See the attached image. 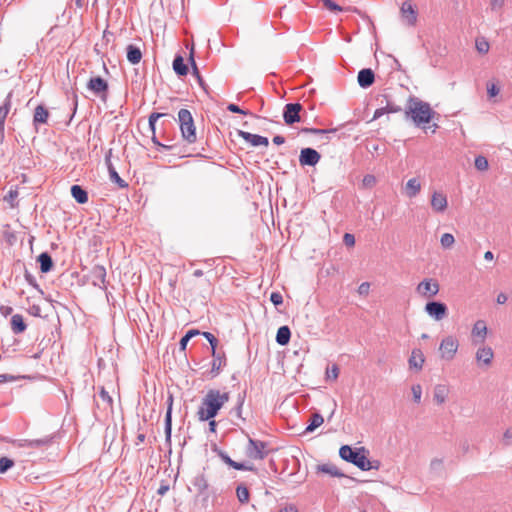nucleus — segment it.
Here are the masks:
<instances>
[{"mask_svg": "<svg viewBox=\"0 0 512 512\" xmlns=\"http://www.w3.org/2000/svg\"><path fill=\"white\" fill-rule=\"evenodd\" d=\"M229 399L230 395L228 392H221L217 389L208 390L202 398L201 405L197 411L198 419L200 421L213 419Z\"/></svg>", "mask_w": 512, "mask_h": 512, "instance_id": "1", "label": "nucleus"}, {"mask_svg": "<svg viewBox=\"0 0 512 512\" xmlns=\"http://www.w3.org/2000/svg\"><path fill=\"white\" fill-rule=\"evenodd\" d=\"M435 112L432 110L429 103L424 102L416 97L408 98V105L405 109L406 117L412 119L414 124L418 127L429 123Z\"/></svg>", "mask_w": 512, "mask_h": 512, "instance_id": "2", "label": "nucleus"}, {"mask_svg": "<svg viewBox=\"0 0 512 512\" xmlns=\"http://www.w3.org/2000/svg\"><path fill=\"white\" fill-rule=\"evenodd\" d=\"M365 452L364 448L353 450L350 446L343 445L339 450V455L343 460L354 464L362 471H369L373 469L374 466L367 458Z\"/></svg>", "mask_w": 512, "mask_h": 512, "instance_id": "3", "label": "nucleus"}, {"mask_svg": "<svg viewBox=\"0 0 512 512\" xmlns=\"http://www.w3.org/2000/svg\"><path fill=\"white\" fill-rule=\"evenodd\" d=\"M178 122L181 135L188 144L197 141L196 127L191 112L188 109H180L178 112Z\"/></svg>", "mask_w": 512, "mask_h": 512, "instance_id": "4", "label": "nucleus"}, {"mask_svg": "<svg viewBox=\"0 0 512 512\" xmlns=\"http://www.w3.org/2000/svg\"><path fill=\"white\" fill-rule=\"evenodd\" d=\"M459 347V342L455 336L449 335L442 339L439 350L441 358L446 361L454 359Z\"/></svg>", "mask_w": 512, "mask_h": 512, "instance_id": "5", "label": "nucleus"}, {"mask_svg": "<svg viewBox=\"0 0 512 512\" xmlns=\"http://www.w3.org/2000/svg\"><path fill=\"white\" fill-rule=\"evenodd\" d=\"M440 285L436 279L425 278L416 287V292L423 298H432L439 293Z\"/></svg>", "mask_w": 512, "mask_h": 512, "instance_id": "6", "label": "nucleus"}, {"mask_svg": "<svg viewBox=\"0 0 512 512\" xmlns=\"http://www.w3.org/2000/svg\"><path fill=\"white\" fill-rule=\"evenodd\" d=\"M266 447L265 442L249 438L246 448L247 456L255 460H262L267 456Z\"/></svg>", "mask_w": 512, "mask_h": 512, "instance_id": "7", "label": "nucleus"}, {"mask_svg": "<svg viewBox=\"0 0 512 512\" xmlns=\"http://www.w3.org/2000/svg\"><path fill=\"white\" fill-rule=\"evenodd\" d=\"M400 16L402 22L410 27L417 23L418 13L415 6L410 1H405L400 7Z\"/></svg>", "mask_w": 512, "mask_h": 512, "instance_id": "8", "label": "nucleus"}, {"mask_svg": "<svg viewBox=\"0 0 512 512\" xmlns=\"http://www.w3.org/2000/svg\"><path fill=\"white\" fill-rule=\"evenodd\" d=\"M424 310L435 321H441L448 313L446 304L438 301H430L426 303Z\"/></svg>", "mask_w": 512, "mask_h": 512, "instance_id": "9", "label": "nucleus"}, {"mask_svg": "<svg viewBox=\"0 0 512 512\" xmlns=\"http://www.w3.org/2000/svg\"><path fill=\"white\" fill-rule=\"evenodd\" d=\"M303 107L300 103H288L283 109V119L287 125L300 121V112Z\"/></svg>", "mask_w": 512, "mask_h": 512, "instance_id": "10", "label": "nucleus"}, {"mask_svg": "<svg viewBox=\"0 0 512 512\" xmlns=\"http://www.w3.org/2000/svg\"><path fill=\"white\" fill-rule=\"evenodd\" d=\"M320 158V154L315 149L303 148L300 152L299 162L302 166H315Z\"/></svg>", "mask_w": 512, "mask_h": 512, "instance_id": "11", "label": "nucleus"}, {"mask_svg": "<svg viewBox=\"0 0 512 512\" xmlns=\"http://www.w3.org/2000/svg\"><path fill=\"white\" fill-rule=\"evenodd\" d=\"M431 207L436 213H443L448 207L446 195L440 191H434L431 195Z\"/></svg>", "mask_w": 512, "mask_h": 512, "instance_id": "12", "label": "nucleus"}, {"mask_svg": "<svg viewBox=\"0 0 512 512\" xmlns=\"http://www.w3.org/2000/svg\"><path fill=\"white\" fill-rule=\"evenodd\" d=\"M11 98L12 93L10 92L0 106V142L4 140L5 120L11 109Z\"/></svg>", "mask_w": 512, "mask_h": 512, "instance_id": "13", "label": "nucleus"}, {"mask_svg": "<svg viewBox=\"0 0 512 512\" xmlns=\"http://www.w3.org/2000/svg\"><path fill=\"white\" fill-rule=\"evenodd\" d=\"M87 88L96 95L106 94L108 83L100 76L90 78Z\"/></svg>", "mask_w": 512, "mask_h": 512, "instance_id": "14", "label": "nucleus"}, {"mask_svg": "<svg viewBox=\"0 0 512 512\" xmlns=\"http://www.w3.org/2000/svg\"><path fill=\"white\" fill-rule=\"evenodd\" d=\"M238 135L243 140H245L246 142L250 143L252 146H255V147L262 146V145L268 146V144H269L268 138L261 136V135L252 134L250 132H246V131H242V130L238 131Z\"/></svg>", "mask_w": 512, "mask_h": 512, "instance_id": "15", "label": "nucleus"}, {"mask_svg": "<svg viewBox=\"0 0 512 512\" xmlns=\"http://www.w3.org/2000/svg\"><path fill=\"white\" fill-rule=\"evenodd\" d=\"M52 439L53 438L51 436H46V437L40 438V439H22L19 441L18 446L22 447V448L39 449L42 447L49 446L52 442Z\"/></svg>", "mask_w": 512, "mask_h": 512, "instance_id": "16", "label": "nucleus"}, {"mask_svg": "<svg viewBox=\"0 0 512 512\" xmlns=\"http://www.w3.org/2000/svg\"><path fill=\"white\" fill-rule=\"evenodd\" d=\"M105 278H106V269L104 268V266L95 265L91 269V279H92V284L94 286H98L100 288L104 287Z\"/></svg>", "mask_w": 512, "mask_h": 512, "instance_id": "17", "label": "nucleus"}, {"mask_svg": "<svg viewBox=\"0 0 512 512\" xmlns=\"http://www.w3.org/2000/svg\"><path fill=\"white\" fill-rule=\"evenodd\" d=\"M357 81L359 86L362 88L370 87L375 81L374 72L370 68L360 70L357 76Z\"/></svg>", "mask_w": 512, "mask_h": 512, "instance_id": "18", "label": "nucleus"}, {"mask_svg": "<svg viewBox=\"0 0 512 512\" xmlns=\"http://www.w3.org/2000/svg\"><path fill=\"white\" fill-rule=\"evenodd\" d=\"M472 337L474 343H477V338H479V342H484L487 336V326L483 320H478L475 322L472 328Z\"/></svg>", "mask_w": 512, "mask_h": 512, "instance_id": "19", "label": "nucleus"}, {"mask_svg": "<svg viewBox=\"0 0 512 512\" xmlns=\"http://www.w3.org/2000/svg\"><path fill=\"white\" fill-rule=\"evenodd\" d=\"M422 185L418 178L414 177L406 182L404 187L405 194L408 198L416 197L421 191Z\"/></svg>", "mask_w": 512, "mask_h": 512, "instance_id": "20", "label": "nucleus"}, {"mask_svg": "<svg viewBox=\"0 0 512 512\" xmlns=\"http://www.w3.org/2000/svg\"><path fill=\"white\" fill-rule=\"evenodd\" d=\"M106 164L111 182L115 183L119 188L128 187V183L119 176L108 156L106 157Z\"/></svg>", "mask_w": 512, "mask_h": 512, "instance_id": "21", "label": "nucleus"}, {"mask_svg": "<svg viewBox=\"0 0 512 512\" xmlns=\"http://www.w3.org/2000/svg\"><path fill=\"white\" fill-rule=\"evenodd\" d=\"M401 110L402 108L399 105H396L394 102L386 99V105L375 110L373 119H378L388 113H398Z\"/></svg>", "mask_w": 512, "mask_h": 512, "instance_id": "22", "label": "nucleus"}, {"mask_svg": "<svg viewBox=\"0 0 512 512\" xmlns=\"http://www.w3.org/2000/svg\"><path fill=\"white\" fill-rule=\"evenodd\" d=\"M218 456L220 457V459L225 463L227 464L228 466L236 469V470H241V471H253L254 470V467L253 466H247L245 465L244 463H240V462H236L234 460H232L225 452L223 451H219L218 453Z\"/></svg>", "mask_w": 512, "mask_h": 512, "instance_id": "23", "label": "nucleus"}, {"mask_svg": "<svg viewBox=\"0 0 512 512\" xmlns=\"http://www.w3.org/2000/svg\"><path fill=\"white\" fill-rule=\"evenodd\" d=\"M212 357L211 374L216 376L220 373L222 367L226 365V357L223 352H216L215 354H212Z\"/></svg>", "mask_w": 512, "mask_h": 512, "instance_id": "24", "label": "nucleus"}, {"mask_svg": "<svg viewBox=\"0 0 512 512\" xmlns=\"http://www.w3.org/2000/svg\"><path fill=\"white\" fill-rule=\"evenodd\" d=\"M167 411L165 415V435L166 439L169 440L171 437V431H172V405H173V396L169 395L167 399Z\"/></svg>", "mask_w": 512, "mask_h": 512, "instance_id": "25", "label": "nucleus"}, {"mask_svg": "<svg viewBox=\"0 0 512 512\" xmlns=\"http://www.w3.org/2000/svg\"><path fill=\"white\" fill-rule=\"evenodd\" d=\"M317 472L328 474L332 477H344L345 475L337 468L336 465L331 463L317 465Z\"/></svg>", "mask_w": 512, "mask_h": 512, "instance_id": "26", "label": "nucleus"}, {"mask_svg": "<svg viewBox=\"0 0 512 512\" xmlns=\"http://www.w3.org/2000/svg\"><path fill=\"white\" fill-rule=\"evenodd\" d=\"M494 353L490 347L479 348L476 352V359L478 362H483L485 365H490L493 359Z\"/></svg>", "mask_w": 512, "mask_h": 512, "instance_id": "27", "label": "nucleus"}, {"mask_svg": "<svg viewBox=\"0 0 512 512\" xmlns=\"http://www.w3.org/2000/svg\"><path fill=\"white\" fill-rule=\"evenodd\" d=\"M424 361V356L421 350L414 349L411 353L408 363L410 368H416L417 370H420L423 367Z\"/></svg>", "mask_w": 512, "mask_h": 512, "instance_id": "28", "label": "nucleus"}, {"mask_svg": "<svg viewBox=\"0 0 512 512\" xmlns=\"http://www.w3.org/2000/svg\"><path fill=\"white\" fill-rule=\"evenodd\" d=\"M126 51H127V60L135 65V64H138L141 59H142V52L140 50L139 47L133 45V44H130L127 46L126 48Z\"/></svg>", "mask_w": 512, "mask_h": 512, "instance_id": "29", "label": "nucleus"}, {"mask_svg": "<svg viewBox=\"0 0 512 512\" xmlns=\"http://www.w3.org/2000/svg\"><path fill=\"white\" fill-rule=\"evenodd\" d=\"M192 485L199 494H203L209 487L208 480L204 473L197 474L192 480Z\"/></svg>", "mask_w": 512, "mask_h": 512, "instance_id": "30", "label": "nucleus"}, {"mask_svg": "<svg viewBox=\"0 0 512 512\" xmlns=\"http://www.w3.org/2000/svg\"><path fill=\"white\" fill-rule=\"evenodd\" d=\"M48 117V110L43 105H38L34 111L33 123L34 125L44 124L47 122Z\"/></svg>", "mask_w": 512, "mask_h": 512, "instance_id": "31", "label": "nucleus"}, {"mask_svg": "<svg viewBox=\"0 0 512 512\" xmlns=\"http://www.w3.org/2000/svg\"><path fill=\"white\" fill-rule=\"evenodd\" d=\"M448 396V388L445 385L439 384L434 387L433 399L441 405L443 404Z\"/></svg>", "mask_w": 512, "mask_h": 512, "instance_id": "32", "label": "nucleus"}, {"mask_svg": "<svg viewBox=\"0 0 512 512\" xmlns=\"http://www.w3.org/2000/svg\"><path fill=\"white\" fill-rule=\"evenodd\" d=\"M26 324L24 322L23 316L20 314H15L11 318V328L15 334L23 333L26 330Z\"/></svg>", "mask_w": 512, "mask_h": 512, "instance_id": "33", "label": "nucleus"}, {"mask_svg": "<svg viewBox=\"0 0 512 512\" xmlns=\"http://www.w3.org/2000/svg\"><path fill=\"white\" fill-rule=\"evenodd\" d=\"M71 195L79 204H85L88 201V194L80 185L71 187Z\"/></svg>", "mask_w": 512, "mask_h": 512, "instance_id": "34", "label": "nucleus"}, {"mask_svg": "<svg viewBox=\"0 0 512 512\" xmlns=\"http://www.w3.org/2000/svg\"><path fill=\"white\" fill-rule=\"evenodd\" d=\"M40 270L42 273H48L53 267V260L47 252H43L38 256Z\"/></svg>", "mask_w": 512, "mask_h": 512, "instance_id": "35", "label": "nucleus"}, {"mask_svg": "<svg viewBox=\"0 0 512 512\" xmlns=\"http://www.w3.org/2000/svg\"><path fill=\"white\" fill-rule=\"evenodd\" d=\"M291 331L288 326H281L276 334V342L279 345H287L290 341Z\"/></svg>", "mask_w": 512, "mask_h": 512, "instance_id": "36", "label": "nucleus"}, {"mask_svg": "<svg viewBox=\"0 0 512 512\" xmlns=\"http://www.w3.org/2000/svg\"><path fill=\"white\" fill-rule=\"evenodd\" d=\"M173 69L179 76H185L188 73V66L184 63L182 56L177 55L173 60Z\"/></svg>", "mask_w": 512, "mask_h": 512, "instance_id": "37", "label": "nucleus"}, {"mask_svg": "<svg viewBox=\"0 0 512 512\" xmlns=\"http://www.w3.org/2000/svg\"><path fill=\"white\" fill-rule=\"evenodd\" d=\"M324 422V418L319 413H313L310 417V422L305 429V433L313 432L316 428L320 427Z\"/></svg>", "mask_w": 512, "mask_h": 512, "instance_id": "38", "label": "nucleus"}, {"mask_svg": "<svg viewBox=\"0 0 512 512\" xmlns=\"http://www.w3.org/2000/svg\"><path fill=\"white\" fill-rule=\"evenodd\" d=\"M236 496L240 503H248L250 497L248 488L243 484L238 485L236 488Z\"/></svg>", "mask_w": 512, "mask_h": 512, "instance_id": "39", "label": "nucleus"}, {"mask_svg": "<svg viewBox=\"0 0 512 512\" xmlns=\"http://www.w3.org/2000/svg\"><path fill=\"white\" fill-rule=\"evenodd\" d=\"M17 197H18L17 189H10L9 192L4 197V201L7 202L11 208H16L18 206Z\"/></svg>", "mask_w": 512, "mask_h": 512, "instance_id": "40", "label": "nucleus"}, {"mask_svg": "<svg viewBox=\"0 0 512 512\" xmlns=\"http://www.w3.org/2000/svg\"><path fill=\"white\" fill-rule=\"evenodd\" d=\"M476 49L481 54H486L489 51V42L484 37H479L475 41Z\"/></svg>", "mask_w": 512, "mask_h": 512, "instance_id": "41", "label": "nucleus"}, {"mask_svg": "<svg viewBox=\"0 0 512 512\" xmlns=\"http://www.w3.org/2000/svg\"><path fill=\"white\" fill-rule=\"evenodd\" d=\"M455 242V238L452 234L450 233H444L442 236H441V239H440V243L442 245V247L444 249H449L453 246Z\"/></svg>", "mask_w": 512, "mask_h": 512, "instance_id": "42", "label": "nucleus"}, {"mask_svg": "<svg viewBox=\"0 0 512 512\" xmlns=\"http://www.w3.org/2000/svg\"><path fill=\"white\" fill-rule=\"evenodd\" d=\"M474 164L475 168L479 171H486L489 167L488 160L482 155L475 158Z\"/></svg>", "mask_w": 512, "mask_h": 512, "instance_id": "43", "label": "nucleus"}, {"mask_svg": "<svg viewBox=\"0 0 512 512\" xmlns=\"http://www.w3.org/2000/svg\"><path fill=\"white\" fill-rule=\"evenodd\" d=\"M336 129H318V128H303L301 132L306 134H315V135H321V134H327V133H333Z\"/></svg>", "mask_w": 512, "mask_h": 512, "instance_id": "44", "label": "nucleus"}, {"mask_svg": "<svg viewBox=\"0 0 512 512\" xmlns=\"http://www.w3.org/2000/svg\"><path fill=\"white\" fill-rule=\"evenodd\" d=\"M14 466V461L7 457L0 458V473H5Z\"/></svg>", "mask_w": 512, "mask_h": 512, "instance_id": "45", "label": "nucleus"}, {"mask_svg": "<svg viewBox=\"0 0 512 512\" xmlns=\"http://www.w3.org/2000/svg\"><path fill=\"white\" fill-rule=\"evenodd\" d=\"M166 115L167 114H165V113H158V112H154V113L150 114L148 121H149V127L152 130L153 134L155 133V124H156L157 120Z\"/></svg>", "mask_w": 512, "mask_h": 512, "instance_id": "46", "label": "nucleus"}, {"mask_svg": "<svg viewBox=\"0 0 512 512\" xmlns=\"http://www.w3.org/2000/svg\"><path fill=\"white\" fill-rule=\"evenodd\" d=\"M189 62L192 66V70H193V75H195L197 77V79L199 80V82L201 83L202 82V79H201V76H200V73H199V70H198V67L196 65V62H195V59H194V52H193V49L191 50L190 52V56H189Z\"/></svg>", "mask_w": 512, "mask_h": 512, "instance_id": "47", "label": "nucleus"}, {"mask_svg": "<svg viewBox=\"0 0 512 512\" xmlns=\"http://www.w3.org/2000/svg\"><path fill=\"white\" fill-rule=\"evenodd\" d=\"M413 399L416 403H420L422 396V387L420 384H414L411 388Z\"/></svg>", "mask_w": 512, "mask_h": 512, "instance_id": "48", "label": "nucleus"}, {"mask_svg": "<svg viewBox=\"0 0 512 512\" xmlns=\"http://www.w3.org/2000/svg\"><path fill=\"white\" fill-rule=\"evenodd\" d=\"M324 4V6L330 10V11H333V12H339V11H342V8L336 4L335 2H333V0H321Z\"/></svg>", "mask_w": 512, "mask_h": 512, "instance_id": "49", "label": "nucleus"}, {"mask_svg": "<svg viewBox=\"0 0 512 512\" xmlns=\"http://www.w3.org/2000/svg\"><path fill=\"white\" fill-rule=\"evenodd\" d=\"M326 375L328 379L336 380L339 375V368L337 365H333L331 368H328L326 371Z\"/></svg>", "mask_w": 512, "mask_h": 512, "instance_id": "50", "label": "nucleus"}, {"mask_svg": "<svg viewBox=\"0 0 512 512\" xmlns=\"http://www.w3.org/2000/svg\"><path fill=\"white\" fill-rule=\"evenodd\" d=\"M362 183H363V186L364 187H368V188H371L375 185L376 183V178L373 176V175H365L363 180H362Z\"/></svg>", "mask_w": 512, "mask_h": 512, "instance_id": "51", "label": "nucleus"}, {"mask_svg": "<svg viewBox=\"0 0 512 512\" xmlns=\"http://www.w3.org/2000/svg\"><path fill=\"white\" fill-rule=\"evenodd\" d=\"M499 92H500V89H499V87H497L496 84H494V83L487 84V93H488L489 97H495L499 94Z\"/></svg>", "mask_w": 512, "mask_h": 512, "instance_id": "52", "label": "nucleus"}, {"mask_svg": "<svg viewBox=\"0 0 512 512\" xmlns=\"http://www.w3.org/2000/svg\"><path fill=\"white\" fill-rule=\"evenodd\" d=\"M99 396L100 398L106 402L109 406H112L113 404V399L112 397L109 395V393L102 387L100 392H99Z\"/></svg>", "mask_w": 512, "mask_h": 512, "instance_id": "53", "label": "nucleus"}, {"mask_svg": "<svg viewBox=\"0 0 512 512\" xmlns=\"http://www.w3.org/2000/svg\"><path fill=\"white\" fill-rule=\"evenodd\" d=\"M270 300L275 306H279L283 303V297L279 292H272Z\"/></svg>", "mask_w": 512, "mask_h": 512, "instance_id": "54", "label": "nucleus"}, {"mask_svg": "<svg viewBox=\"0 0 512 512\" xmlns=\"http://www.w3.org/2000/svg\"><path fill=\"white\" fill-rule=\"evenodd\" d=\"M505 0H490V8L492 11H500L504 6Z\"/></svg>", "mask_w": 512, "mask_h": 512, "instance_id": "55", "label": "nucleus"}, {"mask_svg": "<svg viewBox=\"0 0 512 512\" xmlns=\"http://www.w3.org/2000/svg\"><path fill=\"white\" fill-rule=\"evenodd\" d=\"M20 379L19 376H14L11 374H0V384L7 382H15Z\"/></svg>", "mask_w": 512, "mask_h": 512, "instance_id": "56", "label": "nucleus"}, {"mask_svg": "<svg viewBox=\"0 0 512 512\" xmlns=\"http://www.w3.org/2000/svg\"><path fill=\"white\" fill-rule=\"evenodd\" d=\"M227 110H228V111H230V112H232V113H238V114L248 115V112H247V111H245V110L241 109L238 105L233 104V103H231V104H229V105L227 106Z\"/></svg>", "mask_w": 512, "mask_h": 512, "instance_id": "57", "label": "nucleus"}, {"mask_svg": "<svg viewBox=\"0 0 512 512\" xmlns=\"http://www.w3.org/2000/svg\"><path fill=\"white\" fill-rule=\"evenodd\" d=\"M343 241L346 246L352 247L355 245V237L350 233H345L343 237Z\"/></svg>", "mask_w": 512, "mask_h": 512, "instance_id": "58", "label": "nucleus"}, {"mask_svg": "<svg viewBox=\"0 0 512 512\" xmlns=\"http://www.w3.org/2000/svg\"><path fill=\"white\" fill-rule=\"evenodd\" d=\"M369 290H370V284L368 282H363L358 287V293L360 295H368Z\"/></svg>", "mask_w": 512, "mask_h": 512, "instance_id": "59", "label": "nucleus"}, {"mask_svg": "<svg viewBox=\"0 0 512 512\" xmlns=\"http://www.w3.org/2000/svg\"><path fill=\"white\" fill-rule=\"evenodd\" d=\"M503 439L507 445L512 444V428H508L503 435Z\"/></svg>", "mask_w": 512, "mask_h": 512, "instance_id": "60", "label": "nucleus"}, {"mask_svg": "<svg viewBox=\"0 0 512 512\" xmlns=\"http://www.w3.org/2000/svg\"><path fill=\"white\" fill-rule=\"evenodd\" d=\"M508 297L505 293L501 292L497 295L496 301L498 304H505Z\"/></svg>", "mask_w": 512, "mask_h": 512, "instance_id": "61", "label": "nucleus"}, {"mask_svg": "<svg viewBox=\"0 0 512 512\" xmlns=\"http://www.w3.org/2000/svg\"><path fill=\"white\" fill-rule=\"evenodd\" d=\"M189 340H190V339H189L186 335H184V336L181 338L180 343H179V345H180V350L184 351V350L186 349V347H187V344H188Z\"/></svg>", "mask_w": 512, "mask_h": 512, "instance_id": "62", "label": "nucleus"}, {"mask_svg": "<svg viewBox=\"0 0 512 512\" xmlns=\"http://www.w3.org/2000/svg\"><path fill=\"white\" fill-rule=\"evenodd\" d=\"M279 512H298L297 508L290 504V505H286L285 507L281 508L279 510Z\"/></svg>", "mask_w": 512, "mask_h": 512, "instance_id": "63", "label": "nucleus"}, {"mask_svg": "<svg viewBox=\"0 0 512 512\" xmlns=\"http://www.w3.org/2000/svg\"><path fill=\"white\" fill-rule=\"evenodd\" d=\"M169 490V485L167 484H162L160 485V487L158 488L157 490V493L161 496L165 495L167 493V491Z\"/></svg>", "mask_w": 512, "mask_h": 512, "instance_id": "64", "label": "nucleus"}]
</instances>
